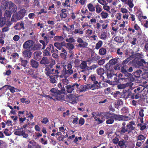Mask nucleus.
<instances>
[{
	"label": "nucleus",
	"mask_w": 148,
	"mask_h": 148,
	"mask_svg": "<svg viewBox=\"0 0 148 148\" xmlns=\"http://www.w3.org/2000/svg\"><path fill=\"white\" fill-rule=\"evenodd\" d=\"M50 92L52 97L49 95L47 96L50 99H52L54 100V99L53 98V97L58 100H64V93H62L60 90L54 88L51 89L50 90Z\"/></svg>",
	"instance_id": "f257e3e1"
},
{
	"label": "nucleus",
	"mask_w": 148,
	"mask_h": 148,
	"mask_svg": "<svg viewBox=\"0 0 148 148\" xmlns=\"http://www.w3.org/2000/svg\"><path fill=\"white\" fill-rule=\"evenodd\" d=\"M1 7L3 9L10 10L12 13H14L16 10V6L11 1H3L1 2Z\"/></svg>",
	"instance_id": "f03ea898"
},
{
	"label": "nucleus",
	"mask_w": 148,
	"mask_h": 148,
	"mask_svg": "<svg viewBox=\"0 0 148 148\" xmlns=\"http://www.w3.org/2000/svg\"><path fill=\"white\" fill-rule=\"evenodd\" d=\"M56 52L58 53V50L54 49V47L52 44L47 45L46 49L43 51V55L44 56H49L52 53Z\"/></svg>",
	"instance_id": "7ed1b4c3"
},
{
	"label": "nucleus",
	"mask_w": 148,
	"mask_h": 148,
	"mask_svg": "<svg viewBox=\"0 0 148 148\" xmlns=\"http://www.w3.org/2000/svg\"><path fill=\"white\" fill-rule=\"evenodd\" d=\"M66 90L69 93H71L72 92H74L75 90H77L79 88V85L77 83H75L72 85H68L66 86Z\"/></svg>",
	"instance_id": "20e7f679"
},
{
	"label": "nucleus",
	"mask_w": 148,
	"mask_h": 148,
	"mask_svg": "<svg viewBox=\"0 0 148 148\" xmlns=\"http://www.w3.org/2000/svg\"><path fill=\"white\" fill-rule=\"evenodd\" d=\"M66 99L68 102L74 104L77 102L78 98L75 95L70 94L67 96Z\"/></svg>",
	"instance_id": "39448f33"
},
{
	"label": "nucleus",
	"mask_w": 148,
	"mask_h": 148,
	"mask_svg": "<svg viewBox=\"0 0 148 148\" xmlns=\"http://www.w3.org/2000/svg\"><path fill=\"white\" fill-rule=\"evenodd\" d=\"M122 126L119 129L116 130L115 133V134L117 136H121L122 135H124V131L127 130H126V126H125L126 123L125 122L123 123Z\"/></svg>",
	"instance_id": "423d86ee"
},
{
	"label": "nucleus",
	"mask_w": 148,
	"mask_h": 148,
	"mask_svg": "<svg viewBox=\"0 0 148 148\" xmlns=\"http://www.w3.org/2000/svg\"><path fill=\"white\" fill-rule=\"evenodd\" d=\"M73 73V71L72 69H67L65 67H64L63 70L61 71V74L59 76L61 78L64 77L65 76H68V77Z\"/></svg>",
	"instance_id": "0eeeda50"
},
{
	"label": "nucleus",
	"mask_w": 148,
	"mask_h": 148,
	"mask_svg": "<svg viewBox=\"0 0 148 148\" xmlns=\"http://www.w3.org/2000/svg\"><path fill=\"white\" fill-rule=\"evenodd\" d=\"M135 125V123L134 121H130L128 123L126 126V130H127L124 131V134L126 132H127V134H130L132 132V131L134 130L135 127L133 126Z\"/></svg>",
	"instance_id": "6e6552de"
},
{
	"label": "nucleus",
	"mask_w": 148,
	"mask_h": 148,
	"mask_svg": "<svg viewBox=\"0 0 148 148\" xmlns=\"http://www.w3.org/2000/svg\"><path fill=\"white\" fill-rule=\"evenodd\" d=\"M34 42L31 40H28L25 42L23 45V47L24 49H31L33 46Z\"/></svg>",
	"instance_id": "1a4fd4ad"
},
{
	"label": "nucleus",
	"mask_w": 148,
	"mask_h": 148,
	"mask_svg": "<svg viewBox=\"0 0 148 148\" xmlns=\"http://www.w3.org/2000/svg\"><path fill=\"white\" fill-rule=\"evenodd\" d=\"M77 42L79 43L77 45V47L81 48H84L88 46V44L86 42L84 41L80 38L78 37L77 39Z\"/></svg>",
	"instance_id": "9d476101"
},
{
	"label": "nucleus",
	"mask_w": 148,
	"mask_h": 148,
	"mask_svg": "<svg viewBox=\"0 0 148 148\" xmlns=\"http://www.w3.org/2000/svg\"><path fill=\"white\" fill-rule=\"evenodd\" d=\"M14 134L16 135L19 136H23V138H27L28 136V135L25 133L22 128L18 129L14 132Z\"/></svg>",
	"instance_id": "9b49d317"
},
{
	"label": "nucleus",
	"mask_w": 148,
	"mask_h": 148,
	"mask_svg": "<svg viewBox=\"0 0 148 148\" xmlns=\"http://www.w3.org/2000/svg\"><path fill=\"white\" fill-rule=\"evenodd\" d=\"M100 58V57L97 54L94 55L91 54V56L87 60L88 62H95L99 60Z\"/></svg>",
	"instance_id": "f8f14e48"
},
{
	"label": "nucleus",
	"mask_w": 148,
	"mask_h": 148,
	"mask_svg": "<svg viewBox=\"0 0 148 148\" xmlns=\"http://www.w3.org/2000/svg\"><path fill=\"white\" fill-rule=\"evenodd\" d=\"M40 63L42 65H44L47 67L48 64L50 63V62L48 58L46 56L43 57L40 60Z\"/></svg>",
	"instance_id": "ddd939ff"
},
{
	"label": "nucleus",
	"mask_w": 148,
	"mask_h": 148,
	"mask_svg": "<svg viewBox=\"0 0 148 148\" xmlns=\"http://www.w3.org/2000/svg\"><path fill=\"white\" fill-rule=\"evenodd\" d=\"M25 13L26 10L25 9L21 10L16 14V19L18 20L22 19L25 16Z\"/></svg>",
	"instance_id": "4468645a"
},
{
	"label": "nucleus",
	"mask_w": 148,
	"mask_h": 148,
	"mask_svg": "<svg viewBox=\"0 0 148 148\" xmlns=\"http://www.w3.org/2000/svg\"><path fill=\"white\" fill-rule=\"evenodd\" d=\"M53 64L51 63L49 65V66H47L45 69V71L47 76H50V75L52 74L51 69L52 68Z\"/></svg>",
	"instance_id": "2eb2a0df"
},
{
	"label": "nucleus",
	"mask_w": 148,
	"mask_h": 148,
	"mask_svg": "<svg viewBox=\"0 0 148 148\" xmlns=\"http://www.w3.org/2000/svg\"><path fill=\"white\" fill-rule=\"evenodd\" d=\"M137 64L140 66H142L147 68L148 66V62H146L144 60L141 59L137 62Z\"/></svg>",
	"instance_id": "dca6fc26"
},
{
	"label": "nucleus",
	"mask_w": 148,
	"mask_h": 148,
	"mask_svg": "<svg viewBox=\"0 0 148 148\" xmlns=\"http://www.w3.org/2000/svg\"><path fill=\"white\" fill-rule=\"evenodd\" d=\"M42 52L40 51H36L34 53V58L36 60L39 61L41 59Z\"/></svg>",
	"instance_id": "f3484780"
},
{
	"label": "nucleus",
	"mask_w": 148,
	"mask_h": 148,
	"mask_svg": "<svg viewBox=\"0 0 148 148\" xmlns=\"http://www.w3.org/2000/svg\"><path fill=\"white\" fill-rule=\"evenodd\" d=\"M30 63L31 66L33 68L37 69L39 66L38 62L33 59L31 60Z\"/></svg>",
	"instance_id": "a211bd4d"
},
{
	"label": "nucleus",
	"mask_w": 148,
	"mask_h": 148,
	"mask_svg": "<svg viewBox=\"0 0 148 148\" xmlns=\"http://www.w3.org/2000/svg\"><path fill=\"white\" fill-rule=\"evenodd\" d=\"M15 29L16 30H20L21 29H24L25 27L24 24L23 22H18L14 26Z\"/></svg>",
	"instance_id": "6ab92c4d"
},
{
	"label": "nucleus",
	"mask_w": 148,
	"mask_h": 148,
	"mask_svg": "<svg viewBox=\"0 0 148 148\" xmlns=\"http://www.w3.org/2000/svg\"><path fill=\"white\" fill-rule=\"evenodd\" d=\"M22 54L25 58H29L31 57L32 52L29 50H25L23 52Z\"/></svg>",
	"instance_id": "aec40b11"
},
{
	"label": "nucleus",
	"mask_w": 148,
	"mask_h": 148,
	"mask_svg": "<svg viewBox=\"0 0 148 148\" xmlns=\"http://www.w3.org/2000/svg\"><path fill=\"white\" fill-rule=\"evenodd\" d=\"M59 76H60V75H55L53 76H49V77L50 78V81L51 83L53 84L56 83L57 81L56 79L58 77H60Z\"/></svg>",
	"instance_id": "412c9836"
},
{
	"label": "nucleus",
	"mask_w": 148,
	"mask_h": 148,
	"mask_svg": "<svg viewBox=\"0 0 148 148\" xmlns=\"http://www.w3.org/2000/svg\"><path fill=\"white\" fill-rule=\"evenodd\" d=\"M108 79H112L113 76H114L115 74L114 73V71L112 70H109L107 71L106 73Z\"/></svg>",
	"instance_id": "4be33fe9"
},
{
	"label": "nucleus",
	"mask_w": 148,
	"mask_h": 148,
	"mask_svg": "<svg viewBox=\"0 0 148 148\" xmlns=\"http://www.w3.org/2000/svg\"><path fill=\"white\" fill-rule=\"evenodd\" d=\"M112 115L114 120L120 121L123 119V115H118L114 113H112Z\"/></svg>",
	"instance_id": "5701e85b"
},
{
	"label": "nucleus",
	"mask_w": 148,
	"mask_h": 148,
	"mask_svg": "<svg viewBox=\"0 0 148 148\" xmlns=\"http://www.w3.org/2000/svg\"><path fill=\"white\" fill-rule=\"evenodd\" d=\"M114 40L118 43H121L124 41V38L123 36H117L114 38Z\"/></svg>",
	"instance_id": "b1692460"
},
{
	"label": "nucleus",
	"mask_w": 148,
	"mask_h": 148,
	"mask_svg": "<svg viewBox=\"0 0 148 148\" xmlns=\"http://www.w3.org/2000/svg\"><path fill=\"white\" fill-rule=\"evenodd\" d=\"M112 95H113V96L117 99H119L120 98H122V93L119 91H116L115 92L112 93Z\"/></svg>",
	"instance_id": "393cba45"
},
{
	"label": "nucleus",
	"mask_w": 148,
	"mask_h": 148,
	"mask_svg": "<svg viewBox=\"0 0 148 148\" xmlns=\"http://www.w3.org/2000/svg\"><path fill=\"white\" fill-rule=\"evenodd\" d=\"M42 47V45L40 43L35 44L34 45H33V46H32V50H40L41 49Z\"/></svg>",
	"instance_id": "a878e982"
},
{
	"label": "nucleus",
	"mask_w": 148,
	"mask_h": 148,
	"mask_svg": "<svg viewBox=\"0 0 148 148\" xmlns=\"http://www.w3.org/2000/svg\"><path fill=\"white\" fill-rule=\"evenodd\" d=\"M19 60L21 62V65L24 68H26L28 63V61L27 60L23 59L22 58H20Z\"/></svg>",
	"instance_id": "bb28decb"
},
{
	"label": "nucleus",
	"mask_w": 148,
	"mask_h": 148,
	"mask_svg": "<svg viewBox=\"0 0 148 148\" xmlns=\"http://www.w3.org/2000/svg\"><path fill=\"white\" fill-rule=\"evenodd\" d=\"M66 10L65 9H63L61 10L60 15L61 18H64L66 17L67 14L66 13Z\"/></svg>",
	"instance_id": "cd10ccee"
},
{
	"label": "nucleus",
	"mask_w": 148,
	"mask_h": 148,
	"mask_svg": "<svg viewBox=\"0 0 148 148\" xmlns=\"http://www.w3.org/2000/svg\"><path fill=\"white\" fill-rule=\"evenodd\" d=\"M82 62L79 64V67L82 69H85L87 66V62H88L87 60L86 61H82Z\"/></svg>",
	"instance_id": "c85d7f7f"
},
{
	"label": "nucleus",
	"mask_w": 148,
	"mask_h": 148,
	"mask_svg": "<svg viewBox=\"0 0 148 148\" xmlns=\"http://www.w3.org/2000/svg\"><path fill=\"white\" fill-rule=\"evenodd\" d=\"M126 79H127L128 80L131 82H133L135 81V79L133 75L131 73H129L127 76H126Z\"/></svg>",
	"instance_id": "c756f323"
},
{
	"label": "nucleus",
	"mask_w": 148,
	"mask_h": 148,
	"mask_svg": "<svg viewBox=\"0 0 148 148\" xmlns=\"http://www.w3.org/2000/svg\"><path fill=\"white\" fill-rule=\"evenodd\" d=\"M87 7L89 11L90 12H94L95 10V7L92 3H90L87 5Z\"/></svg>",
	"instance_id": "7c9ffc66"
},
{
	"label": "nucleus",
	"mask_w": 148,
	"mask_h": 148,
	"mask_svg": "<svg viewBox=\"0 0 148 148\" xmlns=\"http://www.w3.org/2000/svg\"><path fill=\"white\" fill-rule=\"evenodd\" d=\"M53 40L54 41L61 42L64 40V38L62 36H56L54 37Z\"/></svg>",
	"instance_id": "2f4dec72"
},
{
	"label": "nucleus",
	"mask_w": 148,
	"mask_h": 148,
	"mask_svg": "<svg viewBox=\"0 0 148 148\" xmlns=\"http://www.w3.org/2000/svg\"><path fill=\"white\" fill-rule=\"evenodd\" d=\"M142 72V71L140 70H138L136 71L133 72V75L135 77L137 78H138L140 77Z\"/></svg>",
	"instance_id": "473e14b6"
},
{
	"label": "nucleus",
	"mask_w": 148,
	"mask_h": 148,
	"mask_svg": "<svg viewBox=\"0 0 148 148\" xmlns=\"http://www.w3.org/2000/svg\"><path fill=\"white\" fill-rule=\"evenodd\" d=\"M11 11L10 10H6L4 14V18H7L8 19H9L11 16V13H12Z\"/></svg>",
	"instance_id": "72a5a7b5"
},
{
	"label": "nucleus",
	"mask_w": 148,
	"mask_h": 148,
	"mask_svg": "<svg viewBox=\"0 0 148 148\" xmlns=\"http://www.w3.org/2000/svg\"><path fill=\"white\" fill-rule=\"evenodd\" d=\"M97 74L101 76L104 73V70L102 68H99L97 70Z\"/></svg>",
	"instance_id": "f704fd0d"
},
{
	"label": "nucleus",
	"mask_w": 148,
	"mask_h": 148,
	"mask_svg": "<svg viewBox=\"0 0 148 148\" xmlns=\"http://www.w3.org/2000/svg\"><path fill=\"white\" fill-rule=\"evenodd\" d=\"M125 66L123 65L121 68V72L122 73L124 74V77H126V76H127L129 73L127 70L124 68Z\"/></svg>",
	"instance_id": "c9c22d12"
},
{
	"label": "nucleus",
	"mask_w": 148,
	"mask_h": 148,
	"mask_svg": "<svg viewBox=\"0 0 148 148\" xmlns=\"http://www.w3.org/2000/svg\"><path fill=\"white\" fill-rule=\"evenodd\" d=\"M128 93L127 90H123L122 93V98H125V99H127L128 98V96L127 93Z\"/></svg>",
	"instance_id": "e433bc0d"
},
{
	"label": "nucleus",
	"mask_w": 148,
	"mask_h": 148,
	"mask_svg": "<svg viewBox=\"0 0 148 148\" xmlns=\"http://www.w3.org/2000/svg\"><path fill=\"white\" fill-rule=\"evenodd\" d=\"M107 37V33L103 32H102L100 36V38L103 40H106Z\"/></svg>",
	"instance_id": "4c0bfd02"
},
{
	"label": "nucleus",
	"mask_w": 148,
	"mask_h": 148,
	"mask_svg": "<svg viewBox=\"0 0 148 148\" xmlns=\"http://www.w3.org/2000/svg\"><path fill=\"white\" fill-rule=\"evenodd\" d=\"M95 8L96 12L97 13H99L102 11V9L101 8V6L98 3L96 5Z\"/></svg>",
	"instance_id": "58836bf2"
},
{
	"label": "nucleus",
	"mask_w": 148,
	"mask_h": 148,
	"mask_svg": "<svg viewBox=\"0 0 148 148\" xmlns=\"http://www.w3.org/2000/svg\"><path fill=\"white\" fill-rule=\"evenodd\" d=\"M87 89V87L86 86L79 85V88L77 90H79L80 92H82L86 91Z\"/></svg>",
	"instance_id": "ea45409f"
},
{
	"label": "nucleus",
	"mask_w": 148,
	"mask_h": 148,
	"mask_svg": "<svg viewBox=\"0 0 148 148\" xmlns=\"http://www.w3.org/2000/svg\"><path fill=\"white\" fill-rule=\"evenodd\" d=\"M106 52L107 51L106 49L104 48H102L99 50V53L100 55L103 56L106 54Z\"/></svg>",
	"instance_id": "a19ab883"
},
{
	"label": "nucleus",
	"mask_w": 148,
	"mask_h": 148,
	"mask_svg": "<svg viewBox=\"0 0 148 148\" xmlns=\"http://www.w3.org/2000/svg\"><path fill=\"white\" fill-rule=\"evenodd\" d=\"M145 138L146 137L144 135L140 134L137 136V140L142 141L143 143L145 141Z\"/></svg>",
	"instance_id": "79ce46f5"
},
{
	"label": "nucleus",
	"mask_w": 148,
	"mask_h": 148,
	"mask_svg": "<svg viewBox=\"0 0 148 148\" xmlns=\"http://www.w3.org/2000/svg\"><path fill=\"white\" fill-rule=\"evenodd\" d=\"M6 19L4 17L0 18V27H3L6 23Z\"/></svg>",
	"instance_id": "37998d69"
},
{
	"label": "nucleus",
	"mask_w": 148,
	"mask_h": 148,
	"mask_svg": "<svg viewBox=\"0 0 148 148\" xmlns=\"http://www.w3.org/2000/svg\"><path fill=\"white\" fill-rule=\"evenodd\" d=\"M63 134H62V135L60 136V137H58V140H63L64 138L67 137V134L66 132H64Z\"/></svg>",
	"instance_id": "c03bdc74"
},
{
	"label": "nucleus",
	"mask_w": 148,
	"mask_h": 148,
	"mask_svg": "<svg viewBox=\"0 0 148 148\" xmlns=\"http://www.w3.org/2000/svg\"><path fill=\"white\" fill-rule=\"evenodd\" d=\"M112 114H111L109 112H106L103 114V116L105 118L107 119H108L110 118H112Z\"/></svg>",
	"instance_id": "a18cd8bd"
},
{
	"label": "nucleus",
	"mask_w": 148,
	"mask_h": 148,
	"mask_svg": "<svg viewBox=\"0 0 148 148\" xmlns=\"http://www.w3.org/2000/svg\"><path fill=\"white\" fill-rule=\"evenodd\" d=\"M5 86H6L7 87V88L9 89L10 90L11 92L12 93H13L14 92H15V88L13 86H12L10 85H6L5 86H4L5 87ZM3 87L1 88H3Z\"/></svg>",
	"instance_id": "49530a36"
},
{
	"label": "nucleus",
	"mask_w": 148,
	"mask_h": 148,
	"mask_svg": "<svg viewBox=\"0 0 148 148\" xmlns=\"http://www.w3.org/2000/svg\"><path fill=\"white\" fill-rule=\"evenodd\" d=\"M103 44L102 41L100 40H99L98 42L96 44L95 46V49H98L99 48L101 47Z\"/></svg>",
	"instance_id": "de8ad7c7"
},
{
	"label": "nucleus",
	"mask_w": 148,
	"mask_h": 148,
	"mask_svg": "<svg viewBox=\"0 0 148 148\" xmlns=\"http://www.w3.org/2000/svg\"><path fill=\"white\" fill-rule=\"evenodd\" d=\"M68 76H65L64 77V79H62V83L65 85H67L69 83V80L67 79Z\"/></svg>",
	"instance_id": "09e8293b"
},
{
	"label": "nucleus",
	"mask_w": 148,
	"mask_h": 148,
	"mask_svg": "<svg viewBox=\"0 0 148 148\" xmlns=\"http://www.w3.org/2000/svg\"><path fill=\"white\" fill-rule=\"evenodd\" d=\"M109 63L111 65H115L117 63V59L116 58L112 59L109 61Z\"/></svg>",
	"instance_id": "8fccbe9b"
},
{
	"label": "nucleus",
	"mask_w": 148,
	"mask_h": 148,
	"mask_svg": "<svg viewBox=\"0 0 148 148\" xmlns=\"http://www.w3.org/2000/svg\"><path fill=\"white\" fill-rule=\"evenodd\" d=\"M121 112L122 114L126 115L129 112L128 108L126 107H124L121 110Z\"/></svg>",
	"instance_id": "3c124183"
},
{
	"label": "nucleus",
	"mask_w": 148,
	"mask_h": 148,
	"mask_svg": "<svg viewBox=\"0 0 148 148\" xmlns=\"http://www.w3.org/2000/svg\"><path fill=\"white\" fill-rule=\"evenodd\" d=\"M90 79L94 84H97L98 83V81L96 80V77L94 75H91L90 76Z\"/></svg>",
	"instance_id": "603ef678"
},
{
	"label": "nucleus",
	"mask_w": 148,
	"mask_h": 148,
	"mask_svg": "<svg viewBox=\"0 0 148 148\" xmlns=\"http://www.w3.org/2000/svg\"><path fill=\"white\" fill-rule=\"evenodd\" d=\"M123 51L122 48H119L117 49L116 53L118 55L122 56L123 54Z\"/></svg>",
	"instance_id": "864d4df0"
},
{
	"label": "nucleus",
	"mask_w": 148,
	"mask_h": 148,
	"mask_svg": "<svg viewBox=\"0 0 148 148\" xmlns=\"http://www.w3.org/2000/svg\"><path fill=\"white\" fill-rule=\"evenodd\" d=\"M100 15L102 18H106L108 16V14L106 12L102 11Z\"/></svg>",
	"instance_id": "5fc2aeb1"
},
{
	"label": "nucleus",
	"mask_w": 148,
	"mask_h": 148,
	"mask_svg": "<svg viewBox=\"0 0 148 148\" xmlns=\"http://www.w3.org/2000/svg\"><path fill=\"white\" fill-rule=\"evenodd\" d=\"M69 0H66L64 3H62V5L64 7L66 6L67 7H70L71 5L68 4L69 3Z\"/></svg>",
	"instance_id": "6e6d98bb"
},
{
	"label": "nucleus",
	"mask_w": 148,
	"mask_h": 148,
	"mask_svg": "<svg viewBox=\"0 0 148 148\" xmlns=\"http://www.w3.org/2000/svg\"><path fill=\"white\" fill-rule=\"evenodd\" d=\"M54 46L59 50H61V49H62V47L61 46L60 44V42H56L55 43H54Z\"/></svg>",
	"instance_id": "4d7b16f0"
},
{
	"label": "nucleus",
	"mask_w": 148,
	"mask_h": 148,
	"mask_svg": "<svg viewBox=\"0 0 148 148\" xmlns=\"http://www.w3.org/2000/svg\"><path fill=\"white\" fill-rule=\"evenodd\" d=\"M114 122V120L113 116H112L111 118L109 119L106 121V124H112Z\"/></svg>",
	"instance_id": "13d9d810"
},
{
	"label": "nucleus",
	"mask_w": 148,
	"mask_h": 148,
	"mask_svg": "<svg viewBox=\"0 0 148 148\" xmlns=\"http://www.w3.org/2000/svg\"><path fill=\"white\" fill-rule=\"evenodd\" d=\"M116 76L119 78L120 79L123 80L126 79V77H123L124 74L123 73H120L119 74H117L116 75Z\"/></svg>",
	"instance_id": "bf43d9fd"
},
{
	"label": "nucleus",
	"mask_w": 148,
	"mask_h": 148,
	"mask_svg": "<svg viewBox=\"0 0 148 148\" xmlns=\"http://www.w3.org/2000/svg\"><path fill=\"white\" fill-rule=\"evenodd\" d=\"M27 113L26 114V115L27 116H28L27 117L28 118H29L31 120L34 117L33 114L31 112H28L27 111Z\"/></svg>",
	"instance_id": "052dcab7"
},
{
	"label": "nucleus",
	"mask_w": 148,
	"mask_h": 148,
	"mask_svg": "<svg viewBox=\"0 0 148 148\" xmlns=\"http://www.w3.org/2000/svg\"><path fill=\"white\" fill-rule=\"evenodd\" d=\"M66 47L69 49H73L74 48L73 45L70 43H68L66 45Z\"/></svg>",
	"instance_id": "680f3d73"
},
{
	"label": "nucleus",
	"mask_w": 148,
	"mask_h": 148,
	"mask_svg": "<svg viewBox=\"0 0 148 148\" xmlns=\"http://www.w3.org/2000/svg\"><path fill=\"white\" fill-rule=\"evenodd\" d=\"M137 126L140 127V130L143 131L146 128V126L145 125H142L141 123H138L137 125Z\"/></svg>",
	"instance_id": "e2e57ef3"
},
{
	"label": "nucleus",
	"mask_w": 148,
	"mask_h": 148,
	"mask_svg": "<svg viewBox=\"0 0 148 148\" xmlns=\"http://www.w3.org/2000/svg\"><path fill=\"white\" fill-rule=\"evenodd\" d=\"M125 142L124 140L119 141L118 142L119 145L121 147H123L125 145Z\"/></svg>",
	"instance_id": "0e129e2a"
},
{
	"label": "nucleus",
	"mask_w": 148,
	"mask_h": 148,
	"mask_svg": "<svg viewBox=\"0 0 148 148\" xmlns=\"http://www.w3.org/2000/svg\"><path fill=\"white\" fill-rule=\"evenodd\" d=\"M74 33L75 34H82L84 32L83 31H81L80 29H75L74 32Z\"/></svg>",
	"instance_id": "69168bd1"
},
{
	"label": "nucleus",
	"mask_w": 148,
	"mask_h": 148,
	"mask_svg": "<svg viewBox=\"0 0 148 148\" xmlns=\"http://www.w3.org/2000/svg\"><path fill=\"white\" fill-rule=\"evenodd\" d=\"M29 1V0H18L17 3L20 5L23 4V2H25V3H27Z\"/></svg>",
	"instance_id": "338daca9"
},
{
	"label": "nucleus",
	"mask_w": 148,
	"mask_h": 148,
	"mask_svg": "<svg viewBox=\"0 0 148 148\" xmlns=\"http://www.w3.org/2000/svg\"><path fill=\"white\" fill-rule=\"evenodd\" d=\"M66 41L68 42L72 43L75 42V40L73 37H71L69 38H67L66 39Z\"/></svg>",
	"instance_id": "774afa93"
}]
</instances>
